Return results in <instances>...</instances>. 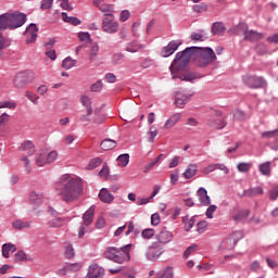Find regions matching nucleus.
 I'll return each instance as SVG.
<instances>
[{"label":"nucleus","mask_w":278,"mask_h":278,"mask_svg":"<svg viewBox=\"0 0 278 278\" xmlns=\"http://www.w3.org/2000/svg\"><path fill=\"white\" fill-rule=\"evenodd\" d=\"M190 60L197 62L200 68H205L210 66L213 62H216V53L210 47H189L185 50L177 52L175 59L173 60L169 71L172 73L187 71Z\"/></svg>","instance_id":"obj_1"},{"label":"nucleus","mask_w":278,"mask_h":278,"mask_svg":"<svg viewBox=\"0 0 278 278\" xmlns=\"http://www.w3.org/2000/svg\"><path fill=\"white\" fill-rule=\"evenodd\" d=\"M58 197L65 203H74L84 194V182L80 178H73L68 174L62 175L54 184Z\"/></svg>","instance_id":"obj_2"},{"label":"nucleus","mask_w":278,"mask_h":278,"mask_svg":"<svg viewBox=\"0 0 278 278\" xmlns=\"http://www.w3.org/2000/svg\"><path fill=\"white\" fill-rule=\"evenodd\" d=\"M129 253H131V243L122 248L109 247L105 249L103 255L105 260H110L115 264H124V262H129V260H131Z\"/></svg>","instance_id":"obj_3"},{"label":"nucleus","mask_w":278,"mask_h":278,"mask_svg":"<svg viewBox=\"0 0 278 278\" xmlns=\"http://www.w3.org/2000/svg\"><path fill=\"white\" fill-rule=\"evenodd\" d=\"M27 21V15L20 12L3 13L0 15V29H18Z\"/></svg>","instance_id":"obj_4"},{"label":"nucleus","mask_w":278,"mask_h":278,"mask_svg":"<svg viewBox=\"0 0 278 278\" xmlns=\"http://www.w3.org/2000/svg\"><path fill=\"white\" fill-rule=\"evenodd\" d=\"M236 34H243L244 40L249 42H255L257 40H262L264 38V34L257 33L255 30H249V26L247 24L241 23L235 28Z\"/></svg>","instance_id":"obj_5"},{"label":"nucleus","mask_w":278,"mask_h":278,"mask_svg":"<svg viewBox=\"0 0 278 278\" xmlns=\"http://www.w3.org/2000/svg\"><path fill=\"white\" fill-rule=\"evenodd\" d=\"M121 24L115 20L113 13H105V17L102 20V31L104 34H117Z\"/></svg>","instance_id":"obj_6"},{"label":"nucleus","mask_w":278,"mask_h":278,"mask_svg":"<svg viewBox=\"0 0 278 278\" xmlns=\"http://www.w3.org/2000/svg\"><path fill=\"white\" fill-rule=\"evenodd\" d=\"M164 245L152 242L150 247H148L146 251V260L149 262H157L162 255L165 253Z\"/></svg>","instance_id":"obj_7"},{"label":"nucleus","mask_w":278,"mask_h":278,"mask_svg":"<svg viewBox=\"0 0 278 278\" xmlns=\"http://www.w3.org/2000/svg\"><path fill=\"white\" fill-rule=\"evenodd\" d=\"M34 79H36V74L31 71L18 73L14 78V86L15 88H25L27 84H31Z\"/></svg>","instance_id":"obj_8"},{"label":"nucleus","mask_w":278,"mask_h":278,"mask_svg":"<svg viewBox=\"0 0 278 278\" xmlns=\"http://www.w3.org/2000/svg\"><path fill=\"white\" fill-rule=\"evenodd\" d=\"M92 220H94V206L89 207L83 215V225L79 228L78 238H84L86 235V227H90Z\"/></svg>","instance_id":"obj_9"},{"label":"nucleus","mask_w":278,"mask_h":278,"mask_svg":"<svg viewBox=\"0 0 278 278\" xmlns=\"http://www.w3.org/2000/svg\"><path fill=\"white\" fill-rule=\"evenodd\" d=\"M243 84L248 88H266V80L260 76H243Z\"/></svg>","instance_id":"obj_10"},{"label":"nucleus","mask_w":278,"mask_h":278,"mask_svg":"<svg viewBox=\"0 0 278 278\" xmlns=\"http://www.w3.org/2000/svg\"><path fill=\"white\" fill-rule=\"evenodd\" d=\"M262 138H265V140H268V144L270 146V148L274 149V151H277L278 129L262 132Z\"/></svg>","instance_id":"obj_11"},{"label":"nucleus","mask_w":278,"mask_h":278,"mask_svg":"<svg viewBox=\"0 0 278 278\" xmlns=\"http://www.w3.org/2000/svg\"><path fill=\"white\" fill-rule=\"evenodd\" d=\"M24 35L26 36V45H34L38 38V26L34 23L29 24Z\"/></svg>","instance_id":"obj_12"},{"label":"nucleus","mask_w":278,"mask_h":278,"mask_svg":"<svg viewBox=\"0 0 278 278\" xmlns=\"http://www.w3.org/2000/svg\"><path fill=\"white\" fill-rule=\"evenodd\" d=\"M181 47V41L173 40L167 46H165L162 51L161 55L162 58H170L175 51H177Z\"/></svg>","instance_id":"obj_13"},{"label":"nucleus","mask_w":278,"mask_h":278,"mask_svg":"<svg viewBox=\"0 0 278 278\" xmlns=\"http://www.w3.org/2000/svg\"><path fill=\"white\" fill-rule=\"evenodd\" d=\"M156 244H161V247H164V244H168V242H173V232L163 229L156 235Z\"/></svg>","instance_id":"obj_14"},{"label":"nucleus","mask_w":278,"mask_h":278,"mask_svg":"<svg viewBox=\"0 0 278 278\" xmlns=\"http://www.w3.org/2000/svg\"><path fill=\"white\" fill-rule=\"evenodd\" d=\"M105 275V269L103 267H99V265L93 264L89 266L86 278H103Z\"/></svg>","instance_id":"obj_15"},{"label":"nucleus","mask_w":278,"mask_h":278,"mask_svg":"<svg viewBox=\"0 0 278 278\" xmlns=\"http://www.w3.org/2000/svg\"><path fill=\"white\" fill-rule=\"evenodd\" d=\"M192 94H194V92H191L189 94H184L181 91L176 92V94H175L176 108H180V110H182V108L186 106V103H188V101H190V97H192Z\"/></svg>","instance_id":"obj_16"},{"label":"nucleus","mask_w":278,"mask_h":278,"mask_svg":"<svg viewBox=\"0 0 278 278\" xmlns=\"http://www.w3.org/2000/svg\"><path fill=\"white\" fill-rule=\"evenodd\" d=\"M172 75H173V79H181V81H193L194 79H197V75L194 73H188L185 75H179L181 73H186V71L182 72H177L175 71L173 73V71H170Z\"/></svg>","instance_id":"obj_17"},{"label":"nucleus","mask_w":278,"mask_h":278,"mask_svg":"<svg viewBox=\"0 0 278 278\" xmlns=\"http://www.w3.org/2000/svg\"><path fill=\"white\" fill-rule=\"evenodd\" d=\"M198 199L202 205H210L212 203V200L210 199V195H207V190L203 187H200L198 189Z\"/></svg>","instance_id":"obj_18"},{"label":"nucleus","mask_w":278,"mask_h":278,"mask_svg":"<svg viewBox=\"0 0 278 278\" xmlns=\"http://www.w3.org/2000/svg\"><path fill=\"white\" fill-rule=\"evenodd\" d=\"M260 194H264V189L262 187H254V188H250L243 191L242 194H240L241 199H243V197H260Z\"/></svg>","instance_id":"obj_19"},{"label":"nucleus","mask_w":278,"mask_h":278,"mask_svg":"<svg viewBox=\"0 0 278 278\" xmlns=\"http://www.w3.org/2000/svg\"><path fill=\"white\" fill-rule=\"evenodd\" d=\"M99 199L102 203H112L114 201V195L105 188H102L99 192Z\"/></svg>","instance_id":"obj_20"},{"label":"nucleus","mask_w":278,"mask_h":278,"mask_svg":"<svg viewBox=\"0 0 278 278\" xmlns=\"http://www.w3.org/2000/svg\"><path fill=\"white\" fill-rule=\"evenodd\" d=\"M45 199V193L41 191H31L29 194V201L30 203H34V205H40Z\"/></svg>","instance_id":"obj_21"},{"label":"nucleus","mask_w":278,"mask_h":278,"mask_svg":"<svg viewBox=\"0 0 278 278\" xmlns=\"http://www.w3.org/2000/svg\"><path fill=\"white\" fill-rule=\"evenodd\" d=\"M181 119V113H175L172 117H169L166 122H165V129H173V127H175V125H177V123H179V121Z\"/></svg>","instance_id":"obj_22"},{"label":"nucleus","mask_w":278,"mask_h":278,"mask_svg":"<svg viewBox=\"0 0 278 278\" xmlns=\"http://www.w3.org/2000/svg\"><path fill=\"white\" fill-rule=\"evenodd\" d=\"M12 227L13 229H17V231H23V229H29V227H31V222L16 219L12 223Z\"/></svg>","instance_id":"obj_23"},{"label":"nucleus","mask_w":278,"mask_h":278,"mask_svg":"<svg viewBox=\"0 0 278 278\" xmlns=\"http://www.w3.org/2000/svg\"><path fill=\"white\" fill-rule=\"evenodd\" d=\"M117 142L114 139H104L101 141L100 147L103 151H112L116 149Z\"/></svg>","instance_id":"obj_24"},{"label":"nucleus","mask_w":278,"mask_h":278,"mask_svg":"<svg viewBox=\"0 0 278 278\" xmlns=\"http://www.w3.org/2000/svg\"><path fill=\"white\" fill-rule=\"evenodd\" d=\"M140 49H144V46L138 43V41H131L126 43L125 51H128V53H138Z\"/></svg>","instance_id":"obj_25"},{"label":"nucleus","mask_w":278,"mask_h":278,"mask_svg":"<svg viewBox=\"0 0 278 278\" xmlns=\"http://www.w3.org/2000/svg\"><path fill=\"white\" fill-rule=\"evenodd\" d=\"M208 127H214L215 129H225L227 127V122L225 119H214L211 118L207 121Z\"/></svg>","instance_id":"obj_26"},{"label":"nucleus","mask_w":278,"mask_h":278,"mask_svg":"<svg viewBox=\"0 0 278 278\" xmlns=\"http://www.w3.org/2000/svg\"><path fill=\"white\" fill-rule=\"evenodd\" d=\"M80 103L86 108L88 116H92V100L88 96L80 97Z\"/></svg>","instance_id":"obj_27"},{"label":"nucleus","mask_w":278,"mask_h":278,"mask_svg":"<svg viewBox=\"0 0 278 278\" xmlns=\"http://www.w3.org/2000/svg\"><path fill=\"white\" fill-rule=\"evenodd\" d=\"M199 170V166L197 164H190L188 165L187 169L182 174L185 179H192L194 175H197V172Z\"/></svg>","instance_id":"obj_28"},{"label":"nucleus","mask_w":278,"mask_h":278,"mask_svg":"<svg viewBox=\"0 0 278 278\" xmlns=\"http://www.w3.org/2000/svg\"><path fill=\"white\" fill-rule=\"evenodd\" d=\"M21 151H26L27 155L31 156L36 153V147L34 146V142L25 141L21 146Z\"/></svg>","instance_id":"obj_29"},{"label":"nucleus","mask_w":278,"mask_h":278,"mask_svg":"<svg viewBox=\"0 0 278 278\" xmlns=\"http://www.w3.org/2000/svg\"><path fill=\"white\" fill-rule=\"evenodd\" d=\"M212 34L214 36H223L225 34V25L220 22H215L212 26Z\"/></svg>","instance_id":"obj_30"},{"label":"nucleus","mask_w":278,"mask_h":278,"mask_svg":"<svg viewBox=\"0 0 278 278\" xmlns=\"http://www.w3.org/2000/svg\"><path fill=\"white\" fill-rule=\"evenodd\" d=\"M35 162L37 166H47L48 161H47V153L45 152H39L35 156Z\"/></svg>","instance_id":"obj_31"},{"label":"nucleus","mask_w":278,"mask_h":278,"mask_svg":"<svg viewBox=\"0 0 278 278\" xmlns=\"http://www.w3.org/2000/svg\"><path fill=\"white\" fill-rule=\"evenodd\" d=\"M10 251H12L13 253L16 252V245H14L12 243H4L2 245V255L5 258L10 257Z\"/></svg>","instance_id":"obj_32"},{"label":"nucleus","mask_w":278,"mask_h":278,"mask_svg":"<svg viewBox=\"0 0 278 278\" xmlns=\"http://www.w3.org/2000/svg\"><path fill=\"white\" fill-rule=\"evenodd\" d=\"M62 20L65 22V23H71V25H81V20L77 18V17H73V16H68V14L66 13H62Z\"/></svg>","instance_id":"obj_33"},{"label":"nucleus","mask_w":278,"mask_h":278,"mask_svg":"<svg viewBox=\"0 0 278 278\" xmlns=\"http://www.w3.org/2000/svg\"><path fill=\"white\" fill-rule=\"evenodd\" d=\"M97 55H99V43H93L89 51V62H94Z\"/></svg>","instance_id":"obj_34"},{"label":"nucleus","mask_w":278,"mask_h":278,"mask_svg":"<svg viewBox=\"0 0 278 278\" xmlns=\"http://www.w3.org/2000/svg\"><path fill=\"white\" fill-rule=\"evenodd\" d=\"M101 164H103V160H101V157H96L89 162L87 170H94V168H99Z\"/></svg>","instance_id":"obj_35"},{"label":"nucleus","mask_w":278,"mask_h":278,"mask_svg":"<svg viewBox=\"0 0 278 278\" xmlns=\"http://www.w3.org/2000/svg\"><path fill=\"white\" fill-rule=\"evenodd\" d=\"M182 223L185 225V231H190L194 227V217H182Z\"/></svg>","instance_id":"obj_36"},{"label":"nucleus","mask_w":278,"mask_h":278,"mask_svg":"<svg viewBox=\"0 0 278 278\" xmlns=\"http://www.w3.org/2000/svg\"><path fill=\"white\" fill-rule=\"evenodd\" d=\"M258 170L261 174H263L265 177H269L270 175V162H265L260 165Z\"/></svg>","instance_id":"obj_37"},{"label":"nucleus","mask_w":278,"mask_h":278,"mask_svg":"<svg viewBox=\"0 0 278 278\" xmlns=\"http://www.w3.org/2000/svg\"><path fill=\"white\" fill-rule=\"evenodd\" d=\"M230 237L232 238L233 244L231 247H236L238 244L239 240H242L244 238V232L242 230L233 231Z\"/></svg>","instance_id":"obj_38"},{"label":"nucleus","mask_w":278,"mask_h":278,"mask_svg":"<svg viewBox=\"0 0 278 278\" xmlns=\"http://www.w3.org/2000/svg\"><path fill=\"white\" fill-rule=\"evenodd\" d=\"M25 97L33 103L34 105H38V101H40V97L31 91H25Z\"/></svg>","instance_id":"obj_39"},{"label":"nucleus","mask_w":278,"mask_h":278,"mask_svg":"<svg viewBox=\"0 0 278 278\" xmlns=\"http://www.w3.org/2000/svg\"><path fill=\"white\" fill-rule=\"evenodd\" d=\"M75 257V250L73 249V244L66 243L65 244V258L73 260Z\"/></svg>","instance_id":"obj_40"},{"label":"nucleus","mask_w":278,"mask_h":278,"mask_svg":"<svg viewBox=\"0 0 278 278\" xmlns=\"http://www.w3.org/2000/svg\"><path fill=\"white\" fill-rule=\"evenodd\" d=\"M63 226H64V218L62 217H56L49 222V227H52V228H60Z\"/></svg>","instance_id":"obj_41"},{"label":"nucleus","mask_w":278,"mask_h":278,"mask_svg":"<svg viewBox=\"0 0 278 278\" xmlns=\"http://www.w3.org/2000/svg\"><path fill=\"white\" fill-rule=\"evenodd\" d=\"M75 60H73L71 56L66 58L63 60L62 62V66L63 68H65V71H71V68H73V66H75Z\"/></svg>","instance_id":"obj_42"},{"label":"nucleus","mask_w":278,"mask_h":278,"mask_svg":"<svg viewBox=\"0 0 278 278\" xmlns=\"http://www.w3.org/2000/svg\"><path fill=\"white\" fill-rule=\"evenodd\" d=\"M237 168H238L239 173H249L251 170V168H253V164L252 163H239L237 165Z\"/></svg>","instance_id":"obj_43"},{"label":"nucleus","mask_w":278,"mask_h":278,"mask_svg":"<svg viewBox=\"0 0 278 278\" xmlns=\"http://www.w3.org/2000/svg\"><path fill=\"white\" fill-rule=\"evenodd\" d=\"M5 108L8 110H16V102H14V101H1L0 102V110H3Z\"/></svg>","instance_id":"obj_44"},{"label":"nucleus","mask_w":278,"mask_h":278,"mask_svg":"<svg viewBox=\"0 0 278 278\" xmlns=\"http://www.w3.org/2000/svg\"><path fill=\"white\" fill-rule=\"evenodd\" d=\"M173 267H167L163 274H157L155 278H174Z\"/></svg>","instance_id":"obj_45"},{"label":"nucleus","mask_w":278,"mask_h":278,"mask_svg":"<svg viewBox=\"0 0 278 278\" xmlns=\"http://www.w3.org/2000/svg\"><path fill=\"white\" fill-rule=\"evenodd\" d=\"M141 236L146 240H151V238L155 236V230L153 228H147L141 232Z\"/></svg>","instance_id":"obj_46"},{"label":"nucleus","mask_w":278,"mask_h":278,"mask_svg":"<svg viewBox=\"0 0 278 278\" xmlns=\"http://www.w3.org/2000/svg\"><path fill=\"white\" fill-rule=\"evenodd\" d=\"M5 123H10V116L8 113H2L0 115V134L3 131V127H5Z\"/></svg>","instance_id":"obj_47"},{"label":"nucleus","mask_w":278,"mask_h":278,"mask_svg":"<svg viewBox=\"0 0 278 278\" xmlns=\"http://www.w3.org/2000/svg\"><path fill=\"white\" fill-rule=\"evenodd\" d=\"M117 162H119V166H127V164H129V154H121L118 157H117Z\"/></svg>","instance_id":"obj_48"},{"label":"nucleus","mask_w":278,"mask_h":278,"mask_svg":"<svg viewBox=\"0 0 278 278\" xmlns=\"http://www.w3.org/2000/svg\"><path fill=\"white\" fill-rule=\"evenodd\" d=\"M99 10L103 14H112V12H114L112 4H100Z\"/></svg>","instance_id":"obj_49"},{"label":"nucleus","mask_w":278,"mask_h":278,"mask_svg":"<svg viewBox=\"0 0 278 278\" xmlns=\"http://www.w3.org/2000/svg\"><path fill=\"white\" fill-rule=\"evenodd\" d=\"M91 92H101L103 90V81L97 80L94 84L90 87Z\"/></svg>","instance_id":"obj_50"},{"label":"nucleus","mask_w":278,"mask_h":278,"mask_svg":"<svg viewBox=\"0 0 278 278\" xmlns=\"http://www.w3.org/2000/svg\"><path fill=\"white\" fill-rule=\"evenodd\" d=\"M66 268L68 273H77L78 270H81V264L80 263H74V264H66Z\"/></svg>","instance_id":"obj_51"},{"label":"nucleus","mask_w":278,"mask_h":278,"mask_svg":"<svg viewBox=\"0 0 278 278\" xmlns=\"http://www.w3.org/2000/svg\"><path fill=\"white\" fill-rule=\"evenodd\" d=\"M198 247L199 245L197 244H191L189 248H187L186 251L184 252L185 260H188V257H190V255H192V253L197 251Z\"/></svg>","instance_id":"obj_52"},{"label":"nucleus","mask_w":278,"mask_h":278,"mask_svg":"<svg viewBox=\"0 0 278 278\" xmlns=\"http://www.w3.org/2000/svg\"><path fill=\"white\" fill-rule=\"evenodd\" d=\"M149 142H154L156 136H157V128L155 126H151L149 131H148Z\"/></svg>","instance_id":"obj_53"},{"label":"nucleus","mask_w":278,"mask_h":278,"mask_svg":"<svg viewBox=\"0 0 278 278\" xmlns=\"http://www.w3.org/2000/svg\"><path fill=\"white\" fill-rule=\"evenodd\" d=\"M48 164H53L55 160H58V151H51L50 153L46 154Z\"/></svg>","instance_id":"obj_54"},{"label":"nucleus","mask_w":278,"mask_h":278,"mask_svg":"<svg viewBox=\"0 0 278 278\" xmlns=\"http://www.w3.org/2000/svg\"><path fill=\"white\" fill-rule=\"evenodd\" d=\"M99 175L100 177H103V179H108V176L110 175V167L106 165V163L103 164Z\"/></svg>","instance_id":"obj_55"},{"label":"nucleus","mask_w":278,"mask_h":278,"mask_svg":"<svg viewBox=\"0 0 278 278\" xmlns=\"http://www.w3.org/2000/svg\"><path fill=\"white\" fill-rule=\"evenodd\" d=\"M233 118L235 121H245L247 114H244V112H242L241 110H237L233 113Z\"/></svg>","instance_id":"obj_56"},{"label":"nucleus","mask_w":278,"mask_h":278,"mask_svg":"<svg viewBox=\"0 0 278 278\" xmlns=\"http://www.w3.org/2000/svg\"><path fill=\"white\" fill-rule=\"evenodd\" d=\"M53 7V0H42L40 4V10H51Z\"/></svg>","instance_id":"obj_57"},{"label":"nucleus","mask_w":278,"mask_h":278,"mask_svg":"<svg viewBox=\"0 0 278 278\" xmlns=\"http://www.w3.org/2000/svg\"><path fill=\"white\" fill-rule=\"evenodd\" d=\"M192 10L193 12H198V13L205 12L207 11V4L205 3L195 4L192 7Z\"/></svg>","instance_id":"obj_58"},{"label":"nucleus","mask_w":278,"mask_h":278,"mask_svg":"<svg viewBox=\"0 0 278 278\" xmlns=\"http://www.w3.org/2000/svg\"><path fill=\"white\" fill-rule=\"evenodd\" d=\"M223 244H224V249L231 250L236 248V247H231V244H233V239L230 236L223 241Z\"/></svg>","instance_id":"obj_59"},{"label":"nucleus","mask_w":278,"mask_h":278,"mask_svg":"<svg viewBox=\"0 0 278 278\" xmlns=\"http://www.w3.org/2000/svg\"><path fill=\"white\" fill-rule=\"evenodd\" d=\"M129 16H131V13L129 12V10H124L121 12L119 21L122 23H125V21H129Z\"/></svg>","instance_id":"obj_60"},{"label":"nucleus","mask_w":278,"mask_h":278,"mask_svg":"<svg viewBox=\"0 0 278 278\" xmlns=\"http://www.w3.org/2000/svg\"><path fill=\"white\" fill-rule=\"evenodd\" d=\"M25 260H27V254H25V252L18 251L15 253V262H25Z\"/></svg>","instance_id":"obj_61"},{"label":"nucleus","mask_w":278,"mask_h":278,"mask_svg":"<svg viewBox=\"0 0 278 278\" xmlns=\"http://www.w3.org/2000/svg\"><path fill=\"white\" fill-rule=\"evenodd\" d=\"M161 223L160 214L154 213L151 215V225L154 227H157V225Z\"/></svg>","instance_id":"obj_62"},{"label":"nucleus","mask_w":278,"mask_h":278,"mask_svg":"<svg viewBox=\"0 0 278 278\" xmlns=\"http://www.w3.org/2000/svg\"><path fill=\"white\" fill-rule=\"evenodd\" d=\"M249 216V211H241L237 215H233V220H242V218H247Z\"/></svg>","instance_id":"obj_63"},{"label":"nucleus","mask_w":278,"mask_h":278,"mask_svg":"<svg viewBox=\"0 0 278 278\" xmlns=\"http://www.w3.org/2000/svg\"><path fill=\"white\" fill-rule=\"evenodd\" d=\"M78 38L81 42H90V34L88 33H79Z\"/></svg>","instance_id":"obj_64"}]
</instances>
